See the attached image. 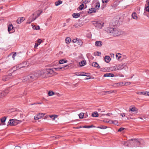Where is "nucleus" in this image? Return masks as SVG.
<instances>
[{
    "label": "nucleus",
    "instance_id": "7ed1b4c3",
    "mask_svg": "<svg viewBox=\"0 0 149 149\" xmlns=\"http://www.w3.org/2000/svg\"><path fill=\"white\" fill-rule=\"evenodd\" d=\"M25 63L26 64V65L25 66H24L22 65V66L21 65H17L16 66H15L13 67V72L12 73H14V72H15L16 71H17V72L18 71V70L19 69H21V68L24 67H26L27 65L28 66V64H29V63H27L26 62H25L24 63V64Z\"/></svg>",
    "mask_w": 149,
    "mask_h": 149
},
{
    "label": "nucleus",
    "instance_id": "58836bf2",
    "mask_svg": "<svg viewBox=\"0 0 149 149\" xmlns=\"http://www.w3.org/2000/svg\"><path fill=\"white\" fill-rule=\"evenodd\" d=\"M48 94L49 96H52L54 94V93L53 92L50 91L49 92Z\"/></svg>",
    "mask_w": 149,
    "mask_h": 149
},
{
    "label": "nucleus",
    "instance_id": "b1692460",
    "mask_svg": "<svg viewBox=\"0 0 149 149\" xmlns=\"http://www.w3.org/2000/svg\"><path fill=\"white\" fill-rule=\"evenodd\" d=\"M80 15V14L79 13H73L72 16L73 17L75 18H77L79 17Z\"/></svg>",
    "mask_w": 149,
    "mask_h": 149
},
{
    "label": "nucleus",
    "instance_id": "9d476101",
    "mask_svg": "<svg viewBox=\"0 0 149 149\" xmlns=\"http://www.w3.org/2000/svg\"><path fill=\"white\" fill-rule=\"evenodd\" d=\"M8 30L9 33H12L13 32V27L12 24H10L8 26Z\"/></svg>",
    "mask_w": 149,
    "mask_h": 149
},
{
    "label": "nucleus",
    "instance_id": "6e6552de",
    "mask_svg": "<svg viewBox=\"0 0 149 149\" xmlns=\"http://www.w3.org/2000/svg\"><path fill=\"white\" fill-rule=\"evenodd\" d=\"M34 15V14L33 13L32 15L29 17L28 20V22L29 24H30L31 22L33 21L37 18V17H35V18L33 17Z\"/></svg>",
    "mask_w": 149,
    "mask_h": 149
},
{
    "label": "nucleus",
    "instance_id": "f8f14e48",
    "mask_svg": "<svg viewBox=\"0 0 149 149\" xmlns=\"http://www.w3.org/2000/svg\"><path fill=\"white\" fill-rule=\"evenodd\" d=\"M8 125L13 126L16 125V124H15V121L14 120V119H10L8 121Z\"/></svg>",
    "mask_w": 149,
    "mask_h": 149
},
{
    "label": "nucleus",
    "instance_id": "4c0bfd02",
    "mask_svg": "<svg viewBox=\"0 0 149 149\" xmlns=\"http://www.w3.org/2000/svg\"><path fill=\"white\" fill-rule=\"evenodd\" d=\"M90 0H82V2L84 4H86L90 2Z\"/></svg>",
    "mask_w": 149,
    "mask_h": 149
},
{
    "label": "nucleus",
    "instance_id": "8fccbe9b",
    "mask_svg": "<svg viewBox=\"0 0 149 149\" xmlns=\"http://www.w3.org/2000/svg\"><path fill=\"white\" fill-rule=\"evenodd\" d=\"M104 112V111H102L101 112V113L100 114V117H102L103 115H105V114L103 113V112Z\"/></svg>",
    "mask_w": 149,
    "mask_h": 149
},
{
    "label": "nucleus",
    "instance_id": "ea45409f",
    "mask_svg": "<svg viewBox=\"0 0 149 149\" xmlns=\"http://www.w3.org/2000/svg\"><path fill=\"white\" fill-rule=\"evenodd\" d=\"M97 128L101 129H104L107 128V127L106 126H101L100 127H97Z\"/></svg>",
    "mask_w": 149,
    "mask_h": 149
},
{
    "label": "nucleus",
    "instance_id": "c03bdc74",
    "mask_svg": "<svg viewBox=\"0 0 149 149\" xmlns=\"http://www.w3.org/2000/svg\"><path fill=\"white\" fill-rule=\"evenodd\" d=\"M144 93H145L142 92H137V94L139 95L142 94L143 95H145Z\"/></svg>",
    "mask_w": 149,
    "mask_h": 149
},
{
    "label": "nucleus",
    "instance_id": "9b49d317",
    "mask_svg": "<svg viewBox=\"0 0 149 149\" xmlns=\"http://www.w3.org/2000/svg\"><path fill=\"white\" fill-rule=\"evenodd\" d=\"M85 72H76L74 73V74L77 76H85L89 77L88 76L84 74Z\"/></svg>",
    "mask_w": 149,
    "mask_h": 149
},
{
    "label": "nucleus",
    "instance_id": "2eb2a0df",
    "mask_svg": "<svg viewBox=\"0 0 149 149\" xmlns=\"http://www.w3.org/2000/svg\"><path fill=\"white\" fill-rule=\"evenodd\" d=\"M129 111H130L134 113H137V109L136 108L134 107H130Z\"/></svg>",
    "mask_w": 149,
    "mask_h": 149
},
{
    "label": "nucleus",
    "instance_id": "864d4df0",
    "mask_svg": "<svg viewBox=\"0 0 149 149\" xmlns=\"http://www.w3.org/2000/svg\"><path fill=\"white\" fill-rule=\"evenodd\" d=\"M16 53H15L14 54L13 56H12V58H13V59H15V57L16 56Z\"/></svg>",
    "mask_w": 149,
    "mask_h": 149
},
{
    "label": "nucleus",
    "instance_id": "473e14b6",
    "mask_svg": "<svg viewBox=\"0 0 149 149\" xmlns=\"http://www.w3.org/2000/svg\"><path fill=\"white\" fill-rule=\"evenodd\" d=\"M71 41V39L69 37H67L65 39L66 42L67 43H70Z\"/></svg>",
    "mask_w": 149,
    "mask_h": 149
},
{
    "label": "nucleus",
    "instance_id": "aec40b11",
    "mask_svg": "<svg viewBox=\"0 0 149 149\" xmlns=\"http://www.w3.org/2000/svg\"><path fill=\"white\" fill-rule=\"evenodd\" d=\"M105 61L107 63H109L111 60V58L109 56H105L104 57Z\"/></svg>",
    "mask_w": 149,
    "mask_h": 149
},
{
    "label": "nucleus",
    "instance_id": "ddd939ff",
    "mask_svg": "<svg viewBox=\"0 0 149 149\" xmlns=\"http://www.w3.org/2000/svg\"><path fill=\"white\" fill-rule=\"evenodd\" d=\"M126 65V63H124L123 64L118 65V70H120L124 68Z\"/></svg>",
    "mask_w": 149,
    "mask_h": 149
},
{
    "label": "nucleus",
    "instance_id": "49530a36",
    "mask_svg": "<svg viewBox=\"0 0 149 149\" xmlns=\"http://www.w3.org/2000/svg\"><path fill=\"white\" fill-rule=\"evenodd\" d=\"M109 1V0H102V2L103 3H106Z\"/></svg>",
    "mask_w": 149,
    "mask_h": 149
},
{
    "label": "nucleus",
    "instance_id": "4be33fe9",
    "mask_svg": "<svg viewBox=\"0 0 149 149\" xmlns=\"http://www.w3.org/2000/svg\"><path fill=\"white\" fill-rule=\"evenodd\" d=\"M114 75L112 73H107L105 74L104 75V77H114Z\"/></svg>",
    "mask_w": 149,
    "mask_h": 149
},
{
    "label": "nucleus",
    "instance_id": "37998d69",
    "mask_svg": "<svg viewBox=\"0 0 149 149\" xmlns=\"http://www.w3.org/2000/svg\"><path fill=\"white\" fill-rule=\"evenodd\" d=\"M95 55L100 56L101 54V53L100 52H97L96 53H95Z\"/></svg>",
    "mask_w": 149,
    "mask_h": 149
},
{
    "label": "nucleus",
    "instance_id": "6ab92c4d",
    "mask_svg": "<svg viewBox=\"0 0 149 149\" xmlns=\"http://www.w3.org/2000/svg\"><path fill=\"white\" fill-rule=\"evenodd\" d=\"M102 45V43L101 41H97L95 42V45L97 47H100Z\"/></svg>",
    "mask_w": 149,
    "mask_h": 149
},
{
    "label": "nucleus",
    "instance_id": "de8ad7c7",
    "mask_svg": "<svg viewBox=\"0 0 149 149\" xmlns=\"http://www.w3.org/2000/svg\"><path fill=\"white\" fill-rule=\"evenodd\" d=\"M125 128L123 127H121L118 130V132H121Z\"/></svg>",
    "mask_w": 149,
    "mask_h": 149
},
{
    "label": "nucleus",
    "instance_id": "393cba45",
    "mask_svg": "<svg viewBox=\"0 0 149 149\" xmlns=\"http://www.w3.org/2000/svg\"><path fill=\"white\" fill-rule=\"evenodd\" d=\"M86 62L85 61H82L79 63L80 66H83L86 65Z\"/></svg>",
    "mask_w": 149,
    "mask_h": 149
},
{
    "label": "nucleus",
    "instance_id": "39448f33",
    "mask_svg": "<svg viewBox=\"0 0 149 149\" xmlns=\"http://www.w3.org/2000/svg\"><path fill=\"white\" fill-rule=\"evenodd\" d=\"M9 93L8 88H6L4 91H2L0 94V97L5 96Z\"/></svg>",
    "mask_w": 149,
    "mask_h": 149
},
{
    "label": "nucleus",
    "instance_id": "bf43d9fd",
    "mask_svg": "<svg viewBox=\"0 0 149 149\" xmlns=\"http://www.w3.org/2000/svg\"><path fill=\"white\" fill-rule=\"evenodd\" d=\"M38 45H39L38 44V43H35V45L34 46V48H36V47L38 46Z\"/></svg>",
    "mask_w": 149,
    "mask_h": 149
},
{
    "label": "nucleus",
    "instance_id": "a211bd4d",
    "mask_svg": "<svg viewBox=\"0 0 149 149\" xmlns=\"http://www.w3.org/2000/svg\"><path fill=\"white\" fill-rule=\"evenodd\" d=\"M25 19L23 17H21L18 18L17 20V24H20L22 22H23Z\"/></svg>",
    "mask_w": 149,
    "mask_h": 149
},
{
    "label": "nucleus",
    "instance_id": "4d7b16f0",
    "mask_svg": "<svg viewBox=\"0 0 149 149\" xmlns=\"http://www.w3.org/2000/svg\"><path fill=\"white\" fill-rule=\"evenodd\" d=\"M120 115L122 117H125V114L124 113H121L120 114Z\"/></svg>",
    "mask_w": 149,
    "mask_h": 149
},
{
    "label": "nucleus",
    "instance_id": "79ce46f5",
    "mask_svg": "<svg viewBox=\"0 0 149 149\" xmlns=\"http://www.w3.org/2000/svg\"><path fill=\"white\" fill-rule=\"evenodd\" d=\"M113 69L114 70H118V65L113 67Z\"/></svg>",
    "mask_w": 149,
    "mask_h": 149
},
{
    "label": "nucleus",
    "instance_id": "dca6fc26",
    "mask_svg": "<svg viewBox=\"0 0 149 149\" xmlns=\"http://www.w3.org/2000/svg\"><path fill=\"white\" fill-rule=\"evenodd\" d=\"M12 74L10 73L8 75L5 76L3 79V80L5 81H7L10 78V76H12Z\"/></svg>",
    "mask_w": 149,
    "mask_h": 149
},
{
    "label": "nucleus",
    "instance_id": "f03ea898",
    "mask_svg": "<svg viewBox=\"0 0 149 149\" xmlns=\"http://www.w3.org/2000/svg\"><path fill=\"white\" fill-rule=\"evenodd\" d=\"M108 33L115 36H117L121 34L120 30L118 29L113 28H108L107 30Z\"/></svg>",
    "mask_w": 149,
    "mask_h": 149
},
{
    "label": "nucleus",
    "instance_id": "bb28decb",
    "mask_svg": "<svg viewBox=\"0 0 149 149\" xmlns=\"http://www.w3.org/2000/svg\"><path fill=\"white\" fill-rule=\"evenodd\" d=\"M92 116L93 117H97L99 116V114L97 112H94L92 113Z\"/></svg>",
    "mask_w": 149,
    "mask_h": 149
},
{
    "label": "nucleus",
    "instance_id": "0e129e2a",
    "mask_svg": "<svg viewBox=\"0 0 149 149\" xmlns=\"http://www.w3.org/2000/svg\"><path fill=\"white\" fill-rule=\"evenodd\" d=\"M20 118H23V115L22 114H20Z\"/></svg>",
    "mask_w": 149,
    "mask_h": 149
},
{
    "label": "nucleus",
    "instance_id": "e2e57ef3",
    "mask_svg": "<svg viewBox=\"0 0 149 149\" xmlns=\"http://www.w3.org/2000/svg\"><path fill=\"white\" fill-rule=\"evenodd\" d=\"M105 93H106L105 94H110V91H105Z\"/></svg>",
    "mask_w": 149,
    "mask_h": 149
},
{
    "label": "nucleus",
    "instance_id": "c756f323",
    "mask_svg": "<svg viewBox=\"0 0 149 149\" xmlns=\"http://www.w3.org/2000/svg\"><path fill=\"white\" fill-rule=\"evenodd\" d=\"M6 118L7 117L5 116L1 118V121L2 123H3L5 122L6 120Z\"/></svg>",
    "mask_w": 149,
    "mask_h": 149
},
{
    "label": "nucleus",
    "instance_id": "20e7f679",
    "mask_svg": "<svg viewBox=\"0 0 149 149\" xmlns=\"http://www.w3.org/2000/svg\"><path fill=\"white\" fill-rule=\"evenodd\" d=\"M46 69L47 77L52 76L54 74L55 70H53V69H52V68H47Z\"/></svg>",
    "mask_w": 149,
    "mask_h": 149
},
{
    "label": "nucleus",
    "instance_id": "13d9d810",
    "mask_svg": "<svg viewBox=\"0 0 149 149\" xmlns=\"http://www.w3.org/2000/svg\"><path fill=\"white\" fill-rule=\"evenodd\" d=\"M83 127L85 128H89V126H83Z\"/></svg>",
    "mask_w": 149,
    "mask_h": 149
},
{
    "label": "nucleus",
    "instance_id": "5fc2aeb1",
    "mask_svg": "<svg viewBox=\"0 0 149 149\" xmlns=\"http://www.w3.org/2000/svg\"><path fill=\"white\" fill-rule=\"evenodd\" d=\"M145 95H148L149 96V92H146L144 93Z\"/></svg>",
    "mask_w": 149,
    "mask_h": 149
},
{
    "label": "nucleus",
    "instance_id": "412c9836",
    "mask_svg": "<svg viewBox=\"0 0 149 149\" xmlns=\"http://www.w3.org/2000/svg\"><path fill=\"white\" fill-rule=\"evenodd\" d=\"M92 65L93 66L95 67L98 68H100L99 64L96 62H93L92 64Z\"/></svg>",
    "mask_w": 149,
    "mask_h": 149
},
{
    "label": "nucleus",
    "instance_id": "774afa93",
    "mask_svg": "<svg viewBox=\"0 0 149 149\" xmlns=\"http://www.w3.org/2000/svg\"><path fill=\"white\" fill-rule=\"evenodd\" d=\"M35 26L34 25H32V27L33 29H35Z\"/></svg>",
    "mask_w": 149,
    "mask_h": 149
},
{
    "label": "nucleus",
    "instance_id": "cd10ccee",
    "mask_svg": "<svg viewBox=\"0 0 149 149\" xmlns=\"http://www.w3.org/2000/svg\"><path fill=\"white\" fill-rule=\"evenodd\" d=\"M67 61L64 59L60 60L59 61V63L60 64H62L63 63L67 62Z\"/></svg>",
    "mask_w": 149,
    "mask_h": 149
},
{
    "label": "nucleus",
    "instance_id": "72a5a7b5",
    "mask_svg": "<svg viewBox=\"0 0 149 149\" xmlns=\"http://www.w3.org/2000/svg\"><path fill=\"white\" fill-rule=\"evenodd\" d=\"M100 7V3L99 2H97L96 3V4L95 5V9H98Z\"/></svg>",
    "mask_w": 149,
    "mask_h": 149
},
{
    "label": "nucleus",
    "instance_id": "052dcab7",
    "mask_svg": "<svg viewBox=\"0 0 149 149\" xmlns=\"http://www.w3.org/2000/svg\"><path fill=\"white\" fill-rule=\"evenodd\" d=\"M130 82H126L125 83V85H130Z\"/></svg>",
    "mask_w": 149,
    "mask_h": 149
},
{
    "label": "nucleus",
    "instance_id": "a878e982",
    "mask_svg": "<svg viewBox=\"0 0 149 149\" xmlns=\"http://www.w3.org/2000/svg\"><path fill=\"white\" fill-rule=\"evenodd\" d=\"M76 43L79 45L81 46L83 44V42H82V40L80 39H77V41Z\"/></svg>",
    "mask_w": 149,
    "mask_h": 149
},
{
    "label": "nucleus",
    "instance_id": "680f3d73",
    "mask_svg": "<svg viewBox=\"0 0 149 149\" xmlns=\"http://www.w3.org/2000/svg\"><path fill=\"white\" fill-rule=\"evenodd\" d=\"M117 86H121L120 82L117 83Z\"/></svg>",
    "mask_w": 149,
    "mask_h": 149
},
{
    "label": "nucleus",
    "instance_id": "a19ab883",
    "mask_svg": "<svg viewBox=\"0 0 149 149\" xmlns=\"http://www.w3.org/2000/svg\"><path fill=\"white\" fill-rule=\"evenodd\" d=\"M107 123H113L116 124V123H114V122L111 120H109L108 121H106Z\"/></svg>",
    "mask_w": 149,
    "mask_h": 149
},
{
    "label": "nucleus",
    "instance_id": "f704fd0d",
    "mask_svg": "<svg viewBox=\"0 0 149 149\" xmlns=\"http://www.w3.org/2000/svg\"><path fill=\"white\" fill-rule=\"evenodd\" d=\"M84 7V3H83L82 2H81V4L79 6L78 8L80 10H81L83 9Z\"/></svg>",
    "mask_w": 149,
    "mask_h": 149
},
{
    "label": "nucleus",
    "instance_id": "603ef678",
    "mask_svg": "<svg viewBox=\"0 0 149 149\" xmlns=\"http://www.w3.org/2000/svg\"><path fill=\"white\" fill-rule=\"evenodd\" d=\"M42 42V40L41 39H39L38 40V44L39 45Z\"/></svg>",
    "mask_w": 149,
    "mask_h": 149
},
{
    "label": "nucleus",
    "instance_id": "5701e85b",
    "mask_svg": "<svg viewBox=\"0 0 149 149\" xmlns=\"http://www.w3.org/2000/svg\"><path fill=\"white\" fill-rule=\"evenodd\" d=\"M132 16L133 19H136L138 18L137 14L135 12H134L132 13Z\"/></svg>",
    "mask_w": 149,
    "mask_h": 149
},
{
    "label": "nucleus",
    "instance_id": "69168bd1",
    "mask_svg": "<svg viewBox=\"0 0 149 149\" xmlns=\"http://www.w3.org/2000/svg\"><path fill=\"white\" fill-rule=\"evenodd\" d=\"M41 13H41H38V14H37V16H36V17H38L40 16V14Z\"/></svg>",
    "mask_w": 149,
    "mask_h": 149
},
{
    "label": "nucleus",
    "instance_id": "c9c22d12",
    "mask_svg": "<svg viewBox=\"0 0 149 149\" xmlns=\"http://www.w3.org/2000/svg\"><path fill=\"white\" fill-rule=\"evenodd\" d=\"M79 116L80 118H83L84 116V113H81L79 114Z\"/></svg>",
    "mask_w": 149,
    "mask_h": 149
},
{
    "label": "nucleus",
    "instance_id": "6e6d98bb",
    "mask_svg": "<svg viewBox=\"0 0 149 149\" xmlns=\"http://www.w3.org/2000/svg\"><path fill=\"white\" fill-rule=\"evenodd\" d=\"M77 39H73L72 41V42L74 43L77 42Z\"/></svg>",
    "mask_w": 149,
    "mask_h": 149
},
{
    "label": "nucleus",
    "instance_id": "e433bc0d",
    "mask_svg": "<svg viewBox=\"0 0 149 149\" xmlns=\"http://www.w3.org/2000/svg\"><path fill=\"white\" fill-rule=\"evenodd\" d=\"M121 54L119 53H118L116 55V58L118 60H120V58H121V56H120Z\"/></svg>",
    "mask_w": 149,
    "mask_h": 149
},
{
    "label": "nucleus",
    "instance_id": "a18cd8bd",
    "mask_svg": "<svg viewBox=\"0 0 149 149\" xmlns=\"http://www.w3.org/2000/svg\"><path fill=\"white\" fill-rule=\"evenodd\" d=\"M103 24H104L103 23H102V24H101V23H98L97 24L98 25H100V28H102V27L103 26Z\"/></svg>",
    "mask_w": 149,
    "mask_h": 149
},
{
    "label": "nucleus",
    "instance_id": "1a4fd4ad",
    "mask_svg": "<svg viewBox=\"0 0 149 149\" xmlns=\"http://www.w3.org/2000/svg\"><path fill=\"white\" fill-rule=\"evenodd\" d=\"M130 140L133 141L134 140L136 141V143H139V146H140L141 144V143L143 141V140L142 139H131Z\"/></svg>",
    "mask_w": 149,
    "mask_h": 149
},
{
    "label": "nucleus",
    "instance_id": "3c124183",
    "mask_svg": "<svg viewBox=\"0 0 149 149\" xmlns=\"http://www.w3.org/2000/svg\"><path fill=\"white\" fill-rule=\"evenodd\" d=\"M15 149H21V148L20 146H16L15 147Z\"/></svg>",
    "mask_w": 149,
    "mask_h": 149
},
{
    "label": "nucleus",
    "instance_id": "7c9ffc66",
    "mask_svg": "<svg viewBox=\"0 0 149 149\" xmlns=\"http://www.w3.org/2000/svg\"><path fill=\"white\" fill-rule=\"evenodd\" d=\"M62 3V1L61 0H58V1H56L55 2V5L56 6H58L59 5L61 4Z\"/></svg>",
    "mask_w": 149,
    "mask_h": 149
},
{
    "label": "nucleus",
    "instance_id": "423d86ee",
    "mask_svg": "<svg viewBox=\"0 0 149 149\" xmlns=\"http://www.w3.org/2000/svg\"><path fill=\"white\" fill-rule=\"evenodd\" d=\"M9 93L8 88H6L4 91H2L0 94V97L5 96Z\"/></svg>",
    "mask_w": 149,
    "mask_h": 149
},
{
    "label": "nucleus",
    "instance_id": "0eeeda50",
    "mask_svg": "<svg viewBox=\"0 0 149 149\" xmlns=\"http://www.w3.org/2000/svg\"><path fill=\"white\" fill-rule=\"evenodd\" d=\"M45 115V114L43 113H39L38 114H37L34 117V119L35 120H37L42 117H43Z\"/></svg>",
    "mask_w": 149,
    "mask_h": 149
},
{
    "label": "nucleus",
    "instance_id": "f3484780",
    "mask_svg": "<svg viewBox=\"0 0 149 149\" xmlns=\"http://www.w3.org/2000/svg\"><path fill=\"white\" fill-rule=\"evenodd\" d=\"M96 12V9L91 8H89V11H88V12L89 13H95Z\"/></svg>",
    "mask_w": 149,
    "mask_h": 149
},
{
    "label": "nucleus",
    "instance_id": "4468645a",
    "mask_svg": "<svg viewBox=\"0 0 149 149\" xmlns=\"http://www.w3.org/2000/svg\"><path fill=\"white\" fill-rule=\"evenodd\" d=\"M68 66V65H63V67H61L60 66L58 68H52V69H53V70H54L57 71L61 69H62L63 68H64L65 67Z\"/></svg>",
    "mask_w": 149,
    "mask_h": 149
},
{
    "label": "nucleus",
    "instance_id": "338daca9",
    "mask_svg": "<svg viewBox=\"0 0 149 149\" xmlns=\"http://www.w3.org/2000/svg\"><path fill=\"white\" fill-rule=\"evenodd\" d=\"M61 136H55V138H58L59 137H61Z\"/></svg>",
    "mask_w": 149,
    "mask_h": 149
},
{
    "label": "nucleus",
    "instance_id": "c85d7f7f",
    "mask_svg": "<svg viewBox=\"0 0 149 149\" xmlns=\"http://www.w3.org/2000/svg\"><path fill=\"white\" fill-rule=\"evenodd\" d=\"M145 9L146 11L149 12V2H148L147 6H146Z\"/></svg>",
    "mask_w": 149,
    "mask_h": 149
},
{
    "label": "nucleus",
    "instance_id": "2f4dec72",
    "mask_svg": "<svg viewBox=\"0 0 149 149\" xmlns=\"http://www.w3.org/2000/svg\"><path fill=\"white\" fill-rule=\"evenodd\" d=\"M58 117V116L56 115H53L50 116V117L52 118L53 120H54Z\"/></svg>",
    "mask_w": 149,
    "mask_h": 149
},
{
    "label": "nucleus",
    "instance_id": "f257e3e1",
    "mask_svg": "<svg viewBox=\"0 0 149 149\" xmlns=\"http://www.w3.org/2000/svg\"><path fill=\"white\" fill-rule=\"evenodd\" d=\"M40 76L43 78L47 77L46 69L35 72L23 77L22 81L24 82H30L36 79Z\"/></svg>",
    "mask_w": 149,
    "mask_h": 149
},
{
    "label": "nucleus",
    "instance_id": "09e8293b",
    "mask_svg": "<svg viewBox=\"0 0 149 149\" xmlns=\"http://www.w3.org/2000/svg\"><path fill=\"white\" fill-rule=\"evenodd\" d=\"M40 29V27L39 26H35V29L36 30H39Z\"/></svg>",
    "mask_w": 149,
    "mask_h": 149
}]
</instances>
